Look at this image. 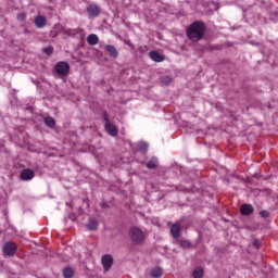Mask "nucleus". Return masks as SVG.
<instances>
[{
  "mask_svg": "<svg viewBox=\"0 0 278 278\" xmlns=\"http://www.w3.org/2000/svg\"><path fill=\"white\" fill-rule=\"evenodd\" d=\"M205 23L201 21L193 22L187 28V38L191 40V42H199V40H203L205 36Z\"/></svg>",
  "mask_w": 278,
  "mask_h": 278,
  "instance_id": "nucleus-1",
  "label": "nucleus"
},
{
  "mask_svg": "<svg viewBox=\"0 0 278 278\" xmlns=\"http://www.w3.org/2000/svg\"><path fill=\"white\" fill-rule=\"evenodd\" d=\"M128 236L134 244H142L144 242V232L138 227H131L128 231Z\"/></svg>",
  "mask_w": 278,
  "mask_h": 278,
  "instance_id": "nucleus-2",
  "label": "nucleus"
},
{
  "mask_svg": "<svg viewBox=\"0 0 278 278\" xmlns=\"http://www.w3.org/2000/svg\"><path fill=\"white\" fill-rule=\"evenodd\" d=\"M54 71L59 77H67L71 73V65L65 61H60L55 64Z\"/></svg>",
  "mask_w": 278,
  "mask_h": 278,
  "instance_id": "nucleus-3",
  "label": "nucleus"
},
{
  "mask_svg": "<svg viewBox=\"0 0 278 278\" xmlns=\"http://www.w3.org/2000/svg\"><path fill=\"white\" fill-rule=\"evenodd\" d=\"M101 264L104 268V273H109V270L112 269V266H114V257L112 256V254L102 255Z\"/></svg>",
  "mask_w": 278,
  "mask_h": 278,
  "instance_id": "nucleus-4",
  "label": "nucleus"
},
{
  "mask_svg": "<svg viewBox=\"0 0 278 278\" xmlns=\"http://www.w3.org/2000/svg\"><path fill=\"white\" fill-rule=\"evenodd\" d=\"M87 14L91 18H97L101 14V7L99 4H89L87 7Z\"/></svg>",
  "mask_w": 278,
  "mask_h": 278,
  "instance_id": "nucleus-5",
  "label": "nucleus"
},
{
  "mask_svg": "<svg viewBox=\"0 0 278 278\" xmlns=\"http://www.w3.org/2000/svg\"><path fill=\"white\" fill-rule=\"evenodd\" d=\"M17 251L16 243L14 242H7L3 247V253L4 255H8V257H12Z\"/></svg>",
  "mask_w": 278,
  "mask_h": 278,
  "instance_id": "nucleus-6",
  "label": "nucleus"
},
{
  "mask_svg": "<svg viewBox=\"0 0 278 278\" xmlns=\"http://www.w3.org/2000/svg\"><path fill=\"white\" fill-rule=\"evenodd\" d=\"M254 212H255V208L253 207V205L249 203L242 204L240 206V214L242 216H251V214H253Z\"/></svg>",
  "mask_w": 278,
  "mask_h": 278,
  "instance_id": "nucleus-7",
  "label": "nucleus"
},
{
  "mask_svg": "<svg viewBox=\"0 0 278 278\" xmlns=\"http://www.w3.org/2000/svg\"><path fill=\"white\" fill-rule=\"evenodd\" d=\"M35 175H36V173H34V169L26 168V169L22 170L21 179L23 181H29V180L34 179Z\"/></svg>",
  "mask_w": 278,
  "mask_h": 278,
  "instance_id": "nucleus-8",
  "label": "nucleus"
},
{
  "mask_svg": "<svg viewBox=\"0 0 278 278\" xmlns=\"http://www.w3.org/2000/svg\"><path fill=\"white\" fill-rule=\"evenodd\" d=\"M104 127L110 136H113L114 138L118 136V128H116L112 122L105 124Z\"/></svg>",
  "mask_w": 278,
  "mask_h": 278,
  "instance_id": "nucleus-9",
  "label": "nucleus"
},
{
  "mask_svg": "<svg viewBox=\"0 0 278 278\" xmlns=\"http://www.w3.org/2000/svg\"><path fill=\"white\" fill-rule=\"evenodd\" d=\"M105 51L110 55V58H113V60H116L118 58V50L113 45H106Z\"/></svg>",
  "mask_w": 278,
  "mask_h": 278,
  "instance_id": "nucleus-10",
  "label": "nucleus"
},
{
  "mask_svg": "<svg viewBox=\"0 0 278 278\" xmlns=\"http://www.w3.org/2000/svg\"><path fill=\"white\" fill-rule=\"evenodd\" d=\"M34 23L36 27H38V29H42V27L47 25V17L45 15H38L37 17H35Z\"/></svg>",
  "mask_w": 278,
  "mask_h": 278,
  "instance_id": "nucleus-11",
  "label": "nucleus"
},
{
  "mask_svg": "<svg viewBox=\"0 0 278 278\" xmlns=\"http://www.w3.org/2000/svg\"><path fill=\"white\" fill-rule=\"evenodd\" d=\"M87 228L89 229V231H97L99 229V220H97L96 218H90L87 224Z\"/></svg>",
  "mask_w": 278,
  "mask_h": 278,
  "instance_id": "nucleus-12",
  "label": "nucleus"
},
{
  "mask_svg": "<svg viewBox=\"0 0 278 278\" xmlns=\"http://www.w3.org/2000/svg\"><path fill=\"white\" fill-rule=\"evenodd\" d=\"M170 233L173 238H179V236H181V226H179V224H174L170 227Z\"/></svg>",
  "mask_w": 278,
  "mask_h": 278,
  "instance_id": "nucleus-13",
  "label": "nucleus"
},
{
  "mask_svg": "<svg viewBox=\"0 0 278 278\" xmlns=\"http://www.w3.org/2000/svg\"><path fill=\"white\" fill-rule=\"evenodd\" d=\"M149 55L153 62H164V55L160 54L157 51H151Z\"/></svg>",
  "mask_w": 278,
  "mask_h": 278,
  "instance_id": "nucleus-14",
  "label": "nucleus"
},
{
  "mask_svg": "<svg viewBox=\"0 0 278 278\" xmlns=\"http://www.w3.org/2000/svg\"><path fill=\"white\" fill-rule=\"evenodd\" d=\"M63 277L64 278H73V277H75V269H73V267H65L63 269Z\"/></svg>",
  "mask_w": 278,
  "mask_h": 278,
  "instance_id": "nucleus-15",
  "label": "nucleus"
},
{
  "mask_svg": "<svg viewBox=\"0 0 278 278\" xmlns=\"http://www.w3.org/2000/svg\"><path fill=\"white\" fill-rule=\"evenodd\" d=\"M151 277L153 278H160L162 275H164V271L162 270V267H154L151 273Z\"/></svg>",
  "mask_w": 278,
  "mask_h": 278,
  "instance_id": "nucleus-16",
  "label": "nucleus"
},
{
  "mask_svg": "<svg viewBox=\"0 0 278 278\" xmlns=\"http://www.w3.org/2000/svg\"><path fill=\"white\" fill-rule=\"evenodd\" d=\"M88 45L94 46L99 43V37L94 34H91L87 37Z\"/></svg>",
  "mask_w": 278,
  "mask_h": 278,
  "instance_id": "nucleus-17",
  "label": "nucleus"
},
{
  "mask_svg": "<svg viewBox=\"0 0 278 278\" xmlns=\"http://www.w3.org/2000/svg\"><path fill=\"white\" fill-rule=\"evenodd\" d=\"M47 127H50V129H53V127H55V118L48 116L43 118Z\"/></svg>",
  "mask_w": 278,
  "mask_h": 278,
  "instance_id": "nucleus-18",
  "label": "nucleus"
},
{
  "mask_svg": "<svg viewBox=\"0 0 278 278\" xmlns=\"http://www.w3.org/2000/svg\"><path fill=\"white\" fill-rule=\"evenodd\" d=\"M161 84L162 86H170V84H173V78H170V76H163L161 77Z\"/></svg>",
  "mask_w": 278,
  "mask_h": 278,
  "instance_id": "nucleus-19",
  "label": "nucleus"
},
{
  "mask_svg": "<svg viewBox=\"0 0 278 278\" xmlns=\"http://www.w3.org/2000/svg\"><path fill=\"white\" fill-rule=\"evenodd\" d=\"M203 268H201V267H197L194 270H193V277L194 278H201V277H203Z\"/></svg>",
  "mask_w": 278,
  "mask_h": 278,
  "instance_id": "nucleus-20",
  "label": "nucleus"
},
{
  "mask_svg": "<svg viewBox=\"0 0 278 278\" xmlns=\"http://www.w3.org/2000/svg\"><path fill=\"white\" fill-rule=\"evenodd\" d=\"M147 168H150V169L157 168V160L152 159L151 161H149L147 163Z\"/></svg>",
  "mask_w": 278,
  "mask_h": 278,
  "instance_id": "nucleus-21",
  "label": "nucleus"
},
{
  "mask_svg": "<svg viewBox=\"0 0 278 278\" xmlns=\"http://www.w3.org/2000/svg\"><path fill=\"white\" fill-rule=\"evenodd\" d=\"M27 20V14L25 13H18L17 14V21H20L21 23H24V21Z\"/></svg>",
  "mask_w": 278,
  "mask_h": 278,
  "instance_id": "nucleus-22",
  "label": "nucleus"
},
{
  "mask_svg": "<svg viewBox=\"0 0 278 278\" xmlns=\"http://www.w3.org/2000/svg\"><path fill=\"white\" fill-rule=\"evenodd\" d=\"M147 149H149V146L144 142H141L139 144V151H142V153H147Z\"/></svg>",
  "mask_w": 278,
  "mask_h": 278,
  "instance_id": "nucleus-23",
  "label": "nucleus"
},
{
  "mask_svg": "<svg viewBox=\"0 0 278 278\" xmlns=\"http://www.w3.org/2000/svg\"><path fill=\"white\" fill-rule=\"evenodd\" d=\"M180 247L182 249H190V241H187V240L180 241Z\"/></svg>",
  "mask_w": 278,
  "mask_h": 278,
  "instance_id": "nucleus-24",
  "label": "nucleus"
},
{
  "mask_svg": "<svg viewBox=\"0 0 278 278\" xmlns=\"http://www.w3.org/2000/svg\"><path fill=\"white\" fill-rule=\"evenodd\" d=\"M43 53H46V55H51L53 53V47L49 46L45 48Z\"/></svg>",
  "mask_w": 278,
  "mask_h": 278,
  "instance_id": "nucleus-25",
  "label": "nucleus"
},
{
  "mask_svg": "<svg viewBox=\"0 0 278 278\" xmlns=\"http://www.w3.org/2000/svg\"><path fill=\"white\" fill-rule=\"evenodd\" d=\"M260 216L261 218H268L270 216V213L268 211H261Z\"/></svg>",
  "mask_w": 278,
  "mask_h": 278,
  "instance_id": "nucleus-26",
  "label": "nucleus"
},
{
  "mask_svg": "<svg viewBox=\"0 0 278 278\" xmlns=\"http://www.w3.org/2000/svg\"><path fill=\"white\" fill-rule=\"evenodd\" d=\"M103 118H104L105 125H108V123H112V122L110 121V114H108V112H104V113H103Z\"/></svg>",
  "mask_w": 278,
  "mask_h": 278,
  "instance_id": "nucleus-27",
  "label": "nucleus"
},
{
  "mask_svg": "<svg viewBox=\"0 0 278 278\" xmlns=\"http://www.w3.org/2000/svg\"><path fill=\"white\" fill-rule=\"evenodd\" d=\"M253 247H254L255 249H260V247H262V241L255 239V240L253 241Z\"/></svg>",
  "mask_w": 278,
  "mask_h": 278,
  "instance_id": "nucleus-28",
  "label": "nucleus"
},
{
  "mask_svg": "<svg viewBox=\"0 0 278 278\" xmlns=\"http://www.w3.org/2000/svg\"><path fill=\"white\" fill-rule=\"evenodd\" d=\"M138 51L140 53H146V51H149V48L147 46H141V47H139Z\"/></svg>",
  "mask_w": 278,
  "mask_h": 278,
  "instance_id": "nucleus-29",
  "label": "nucleus"
},
{
  "mask_svg": "<svg viewBox=\"0 0 278 278\" xmlns=\"http://www.w3.org/2000/svg\"><path fill=\"white\" fill-rule=\"evenodd\" d=\"M261 2V8H264V5H266V2L264 0H257Z\"/></svg>",
  "mask_w": 278,
  "mask_h": 278,
  "instance_id": "nucleus-30",
  "label": "nucleus"
},
{
  "mask_svg": "<svg viewBox=\"0 0 278 278\" xmlns=\"http://www.w3.org/2000/svg\"><path fill=\"white\" fill-rule=\"evenodd\" d=\"M127 45H128V47H130V49H135L134 43H127Z\"/></svg>",
  "mask_w": 278,
  "mask_h": 278,
  "instance_id": "nucleus-31",
  "label": "nucleus"
}]
</instances>
